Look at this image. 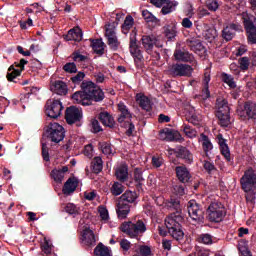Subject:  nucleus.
<instances>
[{"label": "nucleus", "mask_w": 256, "mask_h": 256, "mask_svg": "<svg viewBox=\"0 0 256 256\" xmlns=\"http://www.w3.org/2000/svg\"><path fill=\"white\" fill-rule=\"evenodd\" d=\"M81 91L72 95V100L79 105L88 107L92 102L100 103L105 99L104 91L93 81H83L80 85Z\"/></svg>", "instance_id": "1"}, {"label": "nucleus", "mask_w": 256, "mask_h": 256, "mask_svg": "<svg viewBox=\"0 0 256 256\" xmlns=\"http://www.w3.org/2000/svg\"><path fill=\"white\" fill-rule=\"evenodd\" d=\"M170 207L175 209V212L170 214V216L165 220V225L168 229V233L178 241L183 243L184 241V232L182 230L181 222L184 218L181 216V209L179 201H171Z\"/></svg>", "instance_id": "2"}, {"label": "nucleus", "mask_w": 256, "mask_h": 256, "mask_svg": "<svg viewBox=\"0 0 256 256\" xmlns=\"http://www.w3.org/2000/svg\"><path fill=\"white\" fill-rule=\"evenodd\" d=\"M240 188L246 193V200L250 202L256 200V169L252 166L244 170V175L240 178Z\"/></svg>", "instance_id": "3"}, {"label": "nucleus", "mask_w": 256, "mask_h": 256, "mask_svg": "<svg viewBox=\"0 0 256 256\" xmlns=\"http://www.w3.org/2000/svg\"><path fill=\"white\" fill-rule=\"evenodd\" d=\"M120 230L132 239H137L147 232V225L143 220L127 221L121 224Z\"/></svg>", "instance_id": "4"}, {"label": "nucleus", "mask_w": 256, "mask_h": 256, "mask_svg": "<svg viewBox=\"0 0 256 256\" xmlns=\"http://www.w3.org/2000/svg\"><path fill=\"white\" fill-rule=\"evenodd\" d=\"M46 138L54 144L62 142L65 138L64 127L57 122H50L46 126Z\"/></svg>", "instance_id": "5"}, {"label": "nucleus", "mask_w": 256, "mask_h": 256, "mask_svg": "<svg viewBox=\"0 0 256 256\" xmlns=\"http://www.w3.org/2000/svg\"><path fill=\"white\" fill-rule=\"evenodd\" d=\"M226 216V209L220 202H212L207 209V219L212 223H220Z\"/></svg>", "instance_id": "6"}, {"label": "nucleus", "mask_w": 256, "mask_h": 256, "mask_svg": "<svg viewBox=\"0 0 256 256\" xmlns=\"http://www.w3.org/2000/svg\"><path fill=\"white\" fill-rule=\"evenodd\" d=\"M118 22L107 23L105 25V38L107 39V44L112 51H118L121 45L116 33V27Z\"/></svg>", "instance_id": "7"}, {"label": "nucleus", "mask_w": 256, "mask_h": 256, "mask_svg": "<svg viewBox=\"0 0 256 256\" xmlns=\"http://www.w3.org/2000/svg\"><path fill=\"white\" fill-rule=\"evenodd\" d=\"M193 73L192 66L183 63H175L168 67L167 75L177 79V77H191Z\"/></svg>", "instance_id": "8"}, {"label": "nucleus", "mask_w": 256, "mask_h": 256, "mask_svg": "<svg viewBox=\"0 0 256 256\" xmlns=\"http://www.w3.org/2000/svg\"><path fill=\"white\" fill-rule=\"evenodd\" d=\"M187 210L189 217L196 223L202 224L205 220V211L201 204L197 203L196 200H190L187 203Z\"/></svg>", "instance_id": "9"}, {"label": "nucleus", "mask_w": 256, "mask_h": 256, "mask_svg": "<svg viewBox=\"0 0 256 256\" xmlns=\"http://www.w3.org/2000/svg\"><path fill=\"white\" fill-rule=\"evenodd\" d=\"M168 154L170 156L175 155L177 159L185 161L186 164H192L193 162V154L186 146L183 145H178L175 148H169Z\"/></svg>", "instance_id": "10"}, {"label": "nucleus", "mask_w": 256, "mask_h": 256, "mask_svg": "<svg viewBox=\"0 0 256 256\" xmlns=\"http://www.w3.org/2000/svg\"><path fill=\"white\" fill-rule=\"evenodd\" d=\"M129 50L134 58L136 66H141V64H143V51L139 48V45L137 44V34L130 35Z\"/></svg>", "instance_id": "11"}, {"label": "nucleus", "mask_w": 256, "mask_h": 256, "mask_svg": "<svg viewBox=\"0 0 256 256\" xmlns=\"http://www.w3.org/2000/svg\"><path fill=\"white\" fill-rule=\"evenodd\" d=\"M64 107L60 100H48L46 101V116L50 119H58L63 111Z\"/></svg>", "instance_id": "12"}, {"label": "nucleus", "mask_w": 256, "mask_h": 256, "mask_svg": "<svg viewBox=\"0 0 256 256\" xmlns=\"http://www.w3.org/2000/svg\"><path fill=\"white\" fill-rule=\"evenodd\" d=\"M28 64V61L24 58L20 62H15L8 69L7 79L12 83H18L17 77H20L22 71L25 69V65Z\"/></svg>", "instance_id": "13"}, {"label": "nucleus", "mask_w": 256, "mask_h": 256, "mask_svg": "<svg viewBox=\"0 0 256 256\" xmlns=\"http://www.w3.org/2000/svg\"><path fill=\"white\" fill-rule=\"evenodd\" d=\"M82 119V112L76 106L67 107L65 110V120L68 125H73L80 122Z\"/></svg>", "instance_id": "14"}, {"label": "nucleus", "mask_w": 256, "mask_h": 256, "mask_svg": "<svg viewBox=\"0 0 256 256\" xmlns=\"http://www.w3.org/2000/svg\"><path fill=\"white\" fill-rule=\"evenodd\" d=\"M142 46L146 53L149 55L153 54V48H161L162 45L159 43L158 39L154 35H143L141 38Z\"/></svg>", "instance_id": "15"}, {"label": "nucleus", "mask_w": 256, "mask_h": 256, "mask_svg": "<svg viewBox=\"0 0 256 256\" xmlns=\"http://www.w3.org/2000/svg\"><path fill=\"white\" fill-rule=\"evenodd\" d=\"M186 45L190 48L191 51H194L199 56H204L206 53V48L203 46L201 41L197 38H190L186 40Z\"/></svg>", "instance_id": "16"}, {"label": "nucleus", "mask_w": 256, "mask_h": 256, "mask_svg": "<svg viewBox=\"0 0 256 256\" xmlns=\"http://www.w3.org/2000/svg\"><path fill=\"white\" fill-rule=\"evenodd\" d=\"M175 173L176 177L181 183H183L184 185L190 183V179L192 178V176L186 165L176 166Z\"/></svg>", "instance_id": "17"}, {"label": "nucleus", "mask_w": 256, "mask_h": 256, "mask_svg": "<svg viewBox=\"0 0 256 256\" xmlns=\"http://www.w3.org/2000/svg\"><path fill=\"white\" fill-rule=\"evenodd\" d=\"M217 139H218V144L220 145V150L222 155L225 157L228 163L233 165L234 161L231 158V153H230L229 146L227 144V140L223 138V134H218Z\"/></svg>", "instance_id": "18"}, {"label": "nucleus", "mask_w": 256, "mask_h": 256, "mask_svg": "<svg viewBox=\"0 0 256 256\" xmlns=\"http://www.w3.org/2000/svg\"><path fill=\"white\" fill-rule=\"evenodd\" d=\"M78 185H79L78 178H75V176H72V178H68V180L64 182V185L62 187V193L66 196H69L76 191Z\"/></svg>", "instance_id": "19"}, {"label": "nucleus", "mask_w": 256, "mask_h": 256, "mask_svg": "<svg viewBox=\"0 0 256 256\" xmlns=\"http://www.w3.org/2000/svg\"><path fill=\"white\" fill-rule=\"evenodd\" d=\"M63 39L66 41L80 42L83 39V31L80 27H74L66 35H63Z\"/></svg>", "instance_id": "20"}, {"label": "nucleus", "mask_w": 256, "mask_h": 256, "mask_svg": "<svg viewBox=\"0 0 256 256\" xmlns=\"http://www.w3.org/2000/svg\"><path fill=\"white\" fill-rule=\"evenodd\" d=\"M131 212V206L130 204L122 201V200H118L117 203V208H116V213L119 219H126L128 217V215Z\"/></svg>", "instance_id": "21"}, {"label": "nucleus", "mask_w": 256, "mask_h": 256, "mask_svg": "<svg viewBox=\"0 0 256 256\" xmlns=\"http://www.w3.org/2000/svg\"><path fill=\"white\" fill-rule=\"evenodd\" d=\"M50 89L58 96H66L68 94V86L62 80L54 81Z\"/></svg>", "instance_id": "22"}, {"label": "nucleus", "mask_w": 256, "mask_h": 256, "mask_svg": "<svg viewBox=\"0 0 256 256\" xmlns=\"http://www.w3.org/2000/svg\"><path fill=\"white\" fill-rule=\"evenodd\" d=\"M161 136H164V139L168 142H178L182 140V136L178 131L166 128L160 131Z\"/></svg>", "instance_id": "23"}, {"label": "nucleus", "mask_w": 256, "mask_h": 256, "mask_svg": "<svg viewBox=\"0 0 256 256\" xmlns=\"http://www.w3.org/2000/svg\"><path fill=\"white\" fill-rule=\"evenodd\" d=\"M98 120L105 127H108L110 129L115 128L114 117L107 111L100 112L99 115H98Z\"/></svg>", "instance_id": "24"}, {"label": "nucleus", "mask_w": 256, "mask_h": 256, "mask_svg": "<svg viewBox=\"0 0 256 256\" xmlns=\"http://www.w3.org/2000/svg\"><path fill=\"white\" fill-rule=\"evenodd\" d=\"M242 23H244V29H246V32L256 30V17L254 15L242 13Z\"/></svg>", "instance_id": "25"}, {"label": "nucleus", "mask_w": 256, "mask_h": 256, "mask_svg": "<svg viewBox=\"0 0 256 256\" xmlns=\"http://www.w3.org/2000/svg\"><path fill=\"white\" fill-rule=\"evenodd\" d=\"M69 171V167L67 165L62 166L61 168H54L52 169V172H50V175L52 176V179L56 181L57 183H62L65 173Z\"/></svg>", "instance_id": "26"}, {"label": "nucleus", "mask_w": 256, "mask_h": 256, "mask_svg": "<svg viewBox=\"0 0 256 256\" xmlns=\"http://www.w3.org/2000/svg\"><path fill=\"white\" fill-rule=\"evenodd\" d=\"M244 114L248 120H256V103L252 101H246L244 103Z\"/></svg>", "instance_id": "27"}, {"label": "nucleus", "mask_w": 256, "mask_h": 256, "mask_svg": "<svg viewBox=\"0 0 256 256\" xmlns=\"http://www.w3.org/2000/svg\"><path fill=\"white\" fill-rule=\"evenodd\" d=\"M115 176L120 182H126L129 177V167L127 164L120 165L115 170Z\"/></svg>", "instance_id": "28"}, {"label": "nucleus", "mask_w": 256, "mask_h": 256, "mask_svg": "<svg viewBox=\"0 0 256 256\" xmlns=\"http://www.w3.org/2000/svg\"><path fill=\"white\" fill-rule=\"evenodd\" d=\"M137 198H139V195H137L136 191L126 190L119 200L127 204H136Z\"/></svg>", "instance_id": "29"}, {"label": "nucleus", "mask_w": 256, "mask_h": 256, "mask_svg": "<svg viewBox=\"0 0 256 256\" xmlns=\"http://www.w3.org/2000/svg\"><path fill=\"white\" fill-rule=\"evenodd\" d=\"M136 101L142 110L146 112H151V100L149 99V97L137 94Z\"/></svg>", "instance_id": "30"}, {"label": "nucleus", "mask_w": 256, "mask_h": 256, "mask_svg": "<svg viewBox=\"0 0 256 256\" xmlns=\"http://www.w3.org/2000/svg\"><path fill=\"white\" fill-rule=\"evenodd\" d=\"M118 110L120 112V115L117 119L118 122H123V119H129L131 120L133 118L132 113L129 111L127 105L125 103L120 102L118 104Z\"/></svg>", "instance_id": "31"}, {"label": "nucleus", "mask_w": 256, "mask_h": 256, "mask_svg": "<svg viewBox=\"0 0 256 256\" xmlns=\"http://www.w3.org/2000/svg\"><path fill=\"white\" fill-rule=\"evenodd\" d=\"M82 238L83 241H85V244L88 246H92L96 243V237L92 230L89 228H85L82 232Z\"/></svg>", "instance_id": "32"}, {"label": "nucleus", "mask_w": 256, "mask_h": 256, "mask_svg": "<svg viewBox=\"0 0 256 256\" xmlns=\"http://www.w3.org/2000/svg\"><path fill=\"white\" fill-rule=\"evenodd\" d=\"M91 41V47L93 49V51L97 54V55H103L105 53V43L103 42L102 39H90Z\"/></svg>", "instance_id": "33"}, {"label": "nucleus", "mask_w": 256, "mask_h": 256, "mask_svg": "<svg viewBox=\"0 0 256 256\" xmlns=\"http://www.w3.org/2000/svg\"><path fill=\"white\" fill-rule=\"evenodd\" d=\"M126 119H122V121H118L121 128L127 129L125 134L127 137H132L134 131L136 130V126L132 121H125Z\"/></svg>", "instance_id": "34"}, {"label": "nucleus", "mask_w": 256, "mask_h": 256, "mask_svg": "<svg viewBox=\"0 0 256 256\" xmlns=\"http://www.w3.org/2000/svg\"><path fill=\"white\" fill-rule=\"evenodd\" d=\"M92 173L98 175L103 171V159L95 156L91 162Z\"/></svg>", "instance_id": "35"}, {"label": "nucleus", "mask_w": 256, "mask_h": 256, "mask_svg": "<svg viewBox=\"0 0 256 256\" xmlns=\"http://www.w3.org/2000/svg\"><path fill=\"white\" fill-rule=\"evenodd\" d=\"M216 107L218 109L216 114H230V108L227 100L218 98L216 101Z\"/></svg>", "instance_id": "36"}, {"label": "nucleus", "mask_w": 256, "mask_h": 256, "mask_svg": "<svg viewBox=\"0 0 256 256\" xmlns=\"http://www.w3.org/2000/svg\"><path fill=\"white\" fill-rule=\"evenodd\" d=\"M94 255L96 256H113L112 251L109 247L105 246L103 243H99L94 248Z\"/></svg>", "instance_id": "37"}, {"label": "nucleus", "mask_w": 256, "mask_h": 256, "mask_svg": "<svg viewBox=\"0 0 256 256\" xmlns=\"http://www.w3.org/2000/svg\"><path fill=\"white\" fill-rule=\"evenodd\" d=\"M202 139V147L203 151L205 152L206 156L208 157V152L213 150V144L211 143L209 137L205 135L204 133L201 134Z\"/></svg>", "instance_id": "38"}, {"label": "nucleus", "mask_w": 256, "mask_h": 256, "mask_svg": "<svg viewBox=\"0 0 256 256\" xmlns=\"http://www.w3.org/2000/svg\"><path fill=\"white\" fill-rule=\"evenodd\" d=\"M221 78H222V82L225 83L226 85H229L230 89H236L237 85L232 75L223 72L221 74Z\"/></svg>", "instance_id": "39"}, {"label": "nucleus", "mask_w": 256, "mask_h": 256, "mask_svg": "<svg viewBox=\"0 0 256 256\" xmlns=\"http://www.w3.org/2000/svg\"><path fill=\"white\" fill-rule=\"evenodd\" d=\"M178 6V2H176V1H169V2H167L163 7H162V9H161V13L163 14V15H167V14H170V13H172L174 10H175V8Z\"/></svg>", "instance_id": "40"}, {"label": "nucleus", "mask_w": 256, "mask_h": 256, "mask_svg": "<svg viewBox=\"0 0 256 256\" xmlns=\"http://www.w3.org/2000/svg\"><path fill=\"white\" fill-rule=\"evenodd\" d=\"M216 117L220 121L222 127L227 128L230 125V114L229 113H216Z\"/></svg>", "instance_id": "41"}, {"label": "nucleus", "mask_w": 256, "mask_h": 256, "mask_svg": "<svg viewBox=\"0 0 256 256\" xmlns=\"http://www.w3.org/2000/svg\"><path fill=\"white\" fill-rule=\"evenodd\" d=\"M134 23H135L134 18L132 16H127L122 25V32L124 34H127L128 31L134 26Z\"/></svg>", "instance_id": "42"}, {"label": "nucleus", "mask_w": 256, "mask_h": 256, "mask_svg": "<svg viewBox=\"0 0 256 256\" xmlns=\"http://www.w3.org/2000/svg\"><path fill=\"white\" fill-rule=\"evenodd\" d=\"M123 192H124L123 184H120V182H114V184L111 187V194L113 196H120Z\"/></svg>", "instance_id": "43"}, {"label": "nucleus", "mask_w": 256, "mask_h": 256, "mask_svg": "<svg viewBox=\"0 0 256 256\" xmlns=\"http://www.w3.org/2000/svg\"><path fill=\"white\" fill-rule=\"evenodd\" d=\"M204 37L208 42H213L218 36L217 30L210 28L204 32Z\"/></svg>", "instance_id": "44"}, {"label": "nucleus", "mask_w": 256, "mask_h": 256, "mask_svg": "<svg viewBox=\"0 0 256 256\" xmlns=\"http://www.w3.org/2000/svg\"><path fill=\"white\" fill-rule=\"evenodd\" d=\"M133 179H134L135 183L145 182V178H143V169L142 168H139V167L134 168Z\"/></svg>", "instance_id": "45"}, {"label": "nucleus", "mask_w": 256, "mask_h": 256, "mask_svg": "<svg viewBox=\"0 0 256 256\" xmlns=\"http://www.w3.org/2000/svg\"><path fill=\"white\" fill-rule=\"evenodd\" d=\"M181 129L183 130V132L185 133V135L188 138H195L196 137V130L193 129L190 125L188 124H183Z\"/></svg>", "instance_id": "46"}, {"label": "nucleus", "mask_w": 256, "mask_h": 256, "mask_svg": "<svg viewBox=\"0 0 256 256\" xmlns=\"http://www.w3.org/2000/svg\"><path fill=\"white\" fill-rule=\"evenodd\" d=\"M236 33L232 31L228 26L223 29L222 37L226 42L231 41L235 37Z\"/></svg>", "instance_id": "47"}, {"label": "nucleus", "mask_w": 256, "mask_h": 256, "mask_svg": "<svg viewBox=\"0 0 256 256\" xmlns=\"http://www.w3.org/2000/svg\"><path fill=\"white\" fill-rule=\"evenodd\" d=\"M62 69L65 73H77V65L74 62H68L65 65H63Z\"/></svg>", "instance_id": "48"}, {"label": "nucleus", "mask_w": 256, "mask_h": 256, "mask_svg": "<svg viewBox=\"0 0 256 256\" xmlns=\"http://www.w3.org/2000/svg\"><path fill=\"white\" fill-rule=\"evenodd\" d=\"M99 147L104 155H111L112 153V146L108 142H100Z\"/></svg>", "instance_id": "49"}, {"label": "nucleus", "mask_w": 256, "mask_h": 256, "mask_svg": "<svg viewBox=\"0 0 256 256\" xmlns=\"http://www.w3.org/2000/svg\"><path fill=\"white\" fill-rule=\"evenodd\" d=\"M142 16L146 20V22H153V23L159 22L157 17L153 16V14H151V12H149L148 10H143Z\"/></svg>", "instance_id": "50"}, {"label": "nucleus", "mask_w": 256, "mask_h": 256, "mask_svg": "<svg viewBox=\"0 0 256 256\" xmlns=\"http://www.w3.org/2000/svg\"><path fill=\"white\" fill-rule=\"evenodd\" d=\"M103 129L97 119H92L91 120V132L94 134L102 132Z\"/></svg>", "instance_id": "51"}, {"label": "nucleus", "mask_w": 256, "mask_h": 256, "mask_svg": "<svg viewBox=\"0 0 256 256\" xmlns=\"http://www.w3.org/2000/svg\"><path fill=\"white\" fill-rule=\"evenodd\" d=\"M40 248L46 255H50L52 253V244H50L47 239H44V243L40 245Z\"/></svg>", "instance_id": "52"}, {"label": "nucleus", "mask_w": 256, "mask_h": 256, "mask_svg": "<svg viewBox=\"0 0 256 256\" xmlns=\"http://www.w3.org/2000/svg\"><path fill=\"white\" fill-rule=\"evenodd\" d=\"M185 187V184H176L173 186V193L181 197L185 195Z\"/></svg>", "instance_id": "53"}, {"label": "nucleus", "mask_w": 256, "mask_h": 256, "mask_svg": "<svg viewBox=\"0 0 256 256\" xmlns=\"http://www.w3.org/2000/svg\"><path fill=\"white\" fill-rule=\"evenodd\" d=\"M86 75L84 72H78L75 76L70 78V81L74 84V85H79V83L81 81H83V79H85Z\"/></svg>", "instance_id": "54"}, {"label": "nucleus", "mask_w": 256, "mask_h": 256, "mask_svg": "<svg viewBox=\"0 0 256 256\" xmlns=\"http://www.w3.org/2000/svg\"><path fill=\"white\" fill-rule=\"evenodd\" d=\"M165 36L169 41H172L176 37V28L168 26L165 30Z\"/></svg>", "instance_id": "55"}, {"label": "nucleus", "mask_w": 256, "mask_h": 256, "mask_svg": "<svg viewBox=\"0 0 256 256\" xmlns=\"http://www.w3.org/2000/svg\"><path fill=\"white\" fill-rule=\"evenodd\" d=\"M198 242L209 245L212 244V236L210 234H201L198 237Z\"/></svg>", "instance_id": "56"}, {"label": "nucleus", "mask_w": 256, "mask_h": 256, "mask_svg": "<svg viewBox=\"0 0 256 256\" xmlns=\"http://www.w3.org/2000/svg\"><path fill=\"white\" fill-rule=\"evenodd\" d=\"M238 64H240V69H242V71H246L249 69L250 60L248 57H242L238 59Z\"/></svg>", "instance_id": "57"}, {"label": "nucleus", "mask_w": 256, "mask_h": 256, "mask_svg": "<svg viewBox=\"0 0 256 256\" xmlns=\"http://www.w3.org/2000/svg\"><path fill=\"white\" fill-rule=\"evenodd\" d=\"M119 244H120V248L123 251V254H126V252H128L132 247L131 242L128 241L127 239H122Z\"/></svg>", "instance_id": "58"}, {"label": "nucleus", "mask_w": 256, "mask_h": 256, "mask_svg": "<svg viewBox=\"0 0 256 256\" xmlns=\"http://www.w3.org/2000/svg\"><path fill=\"white\" fill-rule=\"evenodd\" d=\"M42 159L45 162L50 161V154H49V148L46 143H42Z\"/></svg>", "instance_id": "59"}, {"label": "nucleus", "mask_w": 256, "mask_h": 256, "mask_svg": "<svg viewBox=\"0 0 256 256\" xmlns=\"http://www.w3.org/2000/svg\"><path fill=\"white\" fill-rule=\"evenodd\" d=\"M164 163V159L161 156H152V166L154 168H160Z\"/></svg>", "instance_id": "60"}, {"label": "nucleus", "mask_w": 256, "mask_h": 256, "mask_svg": "<svg viewBox=\"0 0 256 256\" xmlns=\"http://www.w3.org/2000/svg\"><path fill=\"white\" fill-rule=\"evenodd\" d=\"M174 56L177 60H181V61H188L189 59V54L181 50H177Z\"/></svg>", "instance_id": "61"}, {"label": "nucleus", "mask_w": 256, "mask_h": 256, "mask_svg": "<svg viewBox=\"0 0 256 256\" xmlns=\"http://www.w3.org/2000/svg\"><path fill=\"white\" fill-rule=\"evenodd\" d=\"M65 212H67L70 215H77L79 213L77 207L72 203H68L65 206Z\"/></svg>", "instance_id": "62"}, {"label": "nucleus", "mask_w": 256, "mask_h": 256, "mask_svg": "<svg viewBox=\"0 0 256 256\" xmlns=\"http://www.w3.org/2000/svg\"><path fill=\"white\" fill-rule=\"evenodd\" d=\"M204 169L208 174H212L213 171H216V166L214 165L213 162L204 160Z\"/></svg>", "instance_id": "63"}, {"label": "nucleus", "mask_w": 256, "mask_h": 256, "mask_svg": "<svg viewBox=\"0 0 256 256\" xmlns=\"http://www.w3.org/2000/svg\"><path fill=\"white\" fill-rule=\"evenodd\" d=\"M248 43L256 44V29L246 32Z\"/></svg>", "instance_id": "64"}]
</instances>
